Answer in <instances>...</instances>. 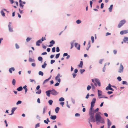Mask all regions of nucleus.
<instances>
[{"mask_svg": "<svg viewBox=\"0 0 128 128\" xmlns=\"http://www.w3.org/2000/svg\"><path fill=\"white\" fill-rule=\"evenodd\" d=\"M108 126L109 127L111 124V122L108 119H107Z\"/></svg>", "mask_w": 128, "mask_h": 128, "instance_id": "obj_23", "label": "nucleus"}, {"mask_svg": "<svg viewBox=\"0 0 128 128\" xmlns=\"http://www.w3.org/2000/svg\"><path fill=\"white\" fill-rule=\"evenodd\" d=\"M26 87L27 86L26 85H25L23 87V88L25 90V94H26V93L28 90V89Z\"/></svg>", "mask_w": 128, "mask_h": 128, "instance_id": "obj_29", "label": "nucleus"}, {"mask_svg": "<svg viewBox=\"0 0 128 128\" xmlns=\"http://www.w3.org/2000/svg\"><path fill=\"white\" fill-rule=\"evenodd\" d=\"M16 83V80L14 79H13L12 80V84L14 86H15V85Z\"/></svg>", "mask_w": 128, "mask_h": 128, "instance_id": "obj_33", "label": "nucleus"}, {"mask_svg": "<svg viewBox=\"0 0 128 128\" xmlns=\"http://www.w3.org/2000/svg\"><path fill=\"white\" fill-rule=\"evenodd\" d=\"M106 66V64H105L104 66L102 68V71L104 72H105V70L106 69V67H105Z\"/></svg>", "mask_w": 128, "mask_h": 128, "instance_id": "obj_53", "label": "nucleus"}, {"mask_svg": "<svg viewBox=\"0 0 128 128\" xmlns=\"http://www.w3.org/2000/svg\"><path fill=\"white\" fill-rule=\"evenodd\" d=\"M51 77L52 76H50L48 78L44 80V82H43L42 84L43 85L44 84H45V83L47 82L48 80H49L51 79Z\"/></svg>", "mask_w": 128, "mask_h": 128, "instance_id": "obj_11", "label": "nucleus"}, {"mask_svg": "<svg viewBox=\"0 0 128 128\" xmlns=\"http://www.w3.org/2000/svg\"><path fill=\"white\" fill-rule=\"evenodd\" d=\"M113 6V5L112 4L110 5V7L108 8L109 12H111L112 10V8Z\"/></svg>", "mask_w": 128, "mask_h": 128, "instance_id": "obj_25", "label": "nucleus"}, {"mask_svg": "<svg viewBox=\"0 0 128 128\" xmlns=\"http://www.w3.org/2000/svg\"><path fill=\"white\" fill-rule=\"evenodd\" d=\"M14 71L15 70V69L14 67H12L9 69V71L10 73H12V70Z\"/></svg>", "mask_w": 128, "mask_h": 128, "instance_id": "obj_21", "label": "nucleus"}, {"mask_svg": "<svg viewBox=\"0 0 128 128\" xmlns=\"http://www.w3.org/2000/svg\"><path fill=\"white\" fill-rule=\"evenodd\" d=\"M53 101L52 100H50L48 101V103L50 105H51L53 103Z\"/></svg>", "mask_w": 128, "mask_h": 128, "instance_id": "obj_40", "label": "nucleus"}, {"mask_svg": "<svg viewBox=\"0 0 128 128\" xmlns=\"http://www.w3.org/2000/svg\"><path fill=\"white\" fill-rule=\"evenodd\" d=\"M128 33V30H125L120 31V34L121 35H123L124 34H126Z\"/></svg>", "mask_w": 128, "mask_h": 128, "instance_id": "obj_7", "label": "nucleus"}, {"mask_svg": "<svg viewBox=\"0 0 128 128\" xmlns=\"http://www.w3.org/2000/svg\"><path fill=\"white\" fill-rule=\"evenodd\" d=\"M85 71V70L84 69H81L80 70V73L82 74L83 73V72H84Z\"/></svg>", "mask_w": 128, "mask_h": 128, "instance_id": "obj_54", "label": "nucleus"}, {"mask_svg": "<svg viewBox=\"0 0 128 128\" xmlns=\"http://www.w3.org/2000/svg\"><path fill=\"white\" fill-rule=\"evenodd\" d=\"M71 100L72 101V103L73 104H75V100H74V99H73L72 98H71Z\"/></svg>", "mask_w": 128, "mask_h": 128, "instance_id": "obj_61", "label": "nucleus"}, {"mask_svg": "<svg viewBox=\"0 0 128 128\" xmlns=\"http://www.w3.org/2000/svg\"><path fill=\"white\" fill-rule=\"evenodd\" d=\"M46 62H45L44 63V64L42 65V68H45L47 65V64L46 63Z\"/></svg>", "mask_w": 128, "mask_h": 128, "instance_id": "obj_30", "label": "nucleus"}, {"mask_svg": "<svg viewBox=\"0 0 128 128\" xmlns=\"http://www.w3.org/2000/svg\"><path fill=\"white\" fill-rule=\"evenodd\" d=\"M41 92V90H38L37 92H36V94H40Z\"/></svg>", "mask_w": 128, "mask_h": 128, "instance_id": "obj_47", "label": "nucleus"}, {"mask_svg": "<svg viewBox=\"0 0 128 128\" xmlns=\"http://www.w3.org/2000/svg\"><path fill=\"white\" fill-rule=\"evenodd\" d=\"M75 41H76L75 40H74L72 41V42H70V44H71V47H70V49H72L73 47L74 43V42H75Z\"/></svg>", "mask_w": 128, "mask_h": 128, "instance_id": "obj_24", "label": "nucleus"}, {"mask_svg": "<svg viewBox=\"0 0 128 128\" xmlns=\"http://www.w3.org/2000/svg\"><path fill=\"white\" fill-rule=\"evenodd\" d=\"M89 118H88V123H89L90 124V126L91 127V128H92V124L90 122H95L96 121V124H99L98 123V122H96V121H95L94 122H92V121H89Z\"/></svg>", "mask_w": 128, "mask_h": 128, "instance_id": "obj_19", "label": "nucleus"}, {"mask_svg": "<svg viewBox=\"0 0 128 128\" xmlns=\"http://www.w3.org/2000/svg\"><path fill=\"white\" fill-rule=\"evenodd\" d=\"M16 108L14 107L12 108L11 110L12 113L11 114H9V115H11L14 114V112L15 110L16 109Z\"/></svg>", "mask_w": 128, "mask_h": 128, "instance_id": "obj_13", "label": "nucleus"}, {"mask_svg": "<svg viewBox=\"0 0 128 128\" xmlns=\"http://www.w3.org/2000/svg\"><path fill=\"white\" fill-rule=\"evenodd\" d=\"M19 2L20 4V2L22 4H23V5L25 4L26 3L25 2H22L21 0H19Z\"/></svg>", "mask_w": 128, "mask_h": 128, "instance_id": "obj_37", "label": "nucleus"}, {"mask_svg": "<svg viewBox=\"0 0 128 128\" xmlns=\"http://www.w3.org/2000/svg\"><path fill=\"white\" fill-rule=\"evenodd\" d=\"M19 6L21 9H23L24 5L23 4H22L20 2V4H19Z\"/></svg>", "mask_w": 128, "mask_h": 128, "instance_id": "obj_34", "label": "nucleus"}, {"mask_svg": "<svg viewBox=\"0 0 128 128\" xmlns=\"http://www.w3.org/2000/svg\"><path fill=\"white\" fill-rule=\"evenodd\" d=\"M47 107L46 106H45L44 107L43 109V111L42 112V114H44L45 113V110H47Z\"/></svg>", "mask_w": 128, "mask_h": 128, "instance_id": "obj_27", "label": "nucleus"}, {"mask_svg": "<svg viewBox=\"0 0 128 128\" xmlns=\"http://www.w3.org/2000/svg\"><path fill=\"white\" fill-rule=\"evenodd\" d=\"M128 37H124V38L123 39V41L124 42H127V43H128Z\"/></svg>", "mask_w": 128, "mask_h": 128, "instance_id": "obj_18", "label": "nucleus"}, {"mask_svg": "<svg viewBox=\"0 0 128 128\" xmlns=\"http://www.w3.org/2000/svg\"><path fill=\"white\" fill-rule=\"evenodd\" d=\"M46 40V39L45 37L44 38L43 36H42V38L40 40V41L42 42L44 40Z\"/></svg>", "mask_w": 128, "mask_h": 128, "instance_id": "obj_41", "label": "nucleus"}, {"mask_svg": "<svg viewBox=\"0 0 128 128\" xmlns=\"http://www.w3.org/2000/svg\"><path fill=\"white\" fill-rule=\"evenodd\" d=\"M8 30L10 32H13V28L12 27V23L11 22H9L8 26Z\"/></svg>", "mask_w": 128, "mask_h": 128, "instance_id": "obj_5", "label": "nucleus"}, {"mask_svg": "<svg viewBox=\"0 0 128 128\" xmlns=\"http://www.w3.org/2000/svg\"><path fill=\"white\" fill-rule=\"evenodd\" d=\"M50 122L48 118H47L46 120H44V122L46 124H48V122Z\"/></svg>", "mask_w": 128, "mask_h": 128, "instance_id": "obj_20", "label": "nucleus"}, {"mask_svg": "<svg viewBox=\"0 0 128 128\" xmlns=\"http://www.w3.org/2000/svg\"><path fill=\"white\" fill-rule=\"evenodd\" d=\"M18 10L20 14H23V11L22 10H21L20 8L18 9Z\"/></svg>", "mask_w": 128, "mask_h": 128, "instance_id": "obj_62", "label": "nucleus"}, {"mask_svg": "<svg viewBox=\"0 0 128 128\" xmlns=\"http://www.w3.org/2000/svg\"><path fill=\"white\" fill-rule=\"evenodd\" d=\"M62 76H60V74L59 73L58 74L57 76L55 78V80H56L57 78H60V77Z\"/></svg>", "mask_w": 128, "mask_h": 128, "instance_id": "obj_31", "label": "nucleus"}, {"mask_svg": "<svg viewBox=\"0 0 128 128\" xmlns=\"http://www.w3.org/2000/svg\"><path fill=\"white\" fill-rule=\"evenodd\" d=\"M15 47L16 49H18L20 48L19 46L16 43L15 44Z\"/></svg>", "mask_w": 128, "mask_h": 128, "instance_id": "obj_46", "label": "nucleus"}, {"mask_svg": "<svg viewBox=\"0 0 128 128\" xmlns=\"http://www.w3.org/2000/svg\"><path fill=\"white\" fill-rule=\"evenodd\" d=\"M40 124L39 123H38L36 124L35 125V128H36L40 126Z\"/></svg>", "mask_w": 128, "mask_h": 128, "instance_id": "obj_51", "label": "nucleus"}, {"mask_svg": "<svg viewBox=\"0 0 128 128\" xmlns=\"http://www.w3.org/2000/svg\"><path fill=\"white\" fill-rule=\"evenodd\" d=\"M22 102L21 100H18L16 103V104L17 105H18L19 104H21Z\"/></svg>", "mask_w": 128, "mask_h": 128, "instance_id": "obj_50", "label": "nucleus"}, {"mask_svg": "<svg viewBox=\"0 0 128 128\" xmlns=\"http://www.w3.org/2000/svg\"><path fill=\"white\" fill-rule=\"evenodd\" d=\"M106 90H111L114 91V89L112 88L111 87H106Z\"/></svg>", "mask_w": 128, "mask_h": 128, "instance_id": "obj_17", "label": "nucleus"}, {"mask_svg": "<svg viewBox=\"0 0 128 128\" xmlns=\"http://www.w3.org/2000/svg\"><path fill=\"white\" fill-rule=\"evenodd\" d=\"M81 22V21L80 20H78L76 21V22L78 24H80Z\"/></svg>", "mask_w": 128, "mask_h": 128, "instance_id": "obj_38", "label": "nucleus"}, {"mask_svg": "<svg viewBox=\"0 0 128 128\" xmlns=\"http://www.w3.org/2000/svg\"><path fill=\"white\" fill-rule=\"evenodd\" d=\"M38 74L39 75L41 76H43L44 75L43 72L41 71H40L39 72Z\"/></svg>", "mask_w": 128, "mask_h": 128, "instance_id": "obj_35", "label": "nucleus"}, {"mask_svg": "<svg viewBox=\"0 0 128 128\" xmlns=\"http://www.w3.org/2000/svg\"><path fill=\"white\" fill-rule=\"evenodd\" d=\"M95 80L96 82L97 83L100 82V80H99V79H98V78L96 79Z\"/></svg>", "mask_w": 128, "mask_h": 128, "instance_id": "obj_57", "label": "nucleus"}, {"mask_svg": "<svg viewBox=\"0 0 128 128\" xmlns=\"http://www.w3.org/2000/svg\"><path fill=\"white\" fill-rule=\"evenodd\" d=\"M83 62L82 61H81L80 62V63L78 65V66L82 68L83 66Z\"/></svg>", "mask_w": 128, "mask_h": 128, "instance_id": "obj_32", "label": "nucleus"}, {"mask_svg": "<svg viewBox=\"0 0 128 128\" xmlns=\"http://www.w3.org/2000/svg\"><path fill=\"white\" fill-rule=\"evenodd\" d=\"M50 44L48 46L50 47L52 46L55 44V42L54 40H52L50 42Z\"/></svg>", "mask_w": 128, "mask_h": 128, "instance_id": "obj_8", "label": "nucleus"}, {"mask_svg": "<svg viewBox=\"0 0 128 128\" xmlns=\"http://www.w3.org/2000/svg\"><path fill=\"white\" fill-rule=\"evenodd\" d=\"M99 110V109L98 108H97L95 110H93V112H94V113H96V112H98Z\"/></svg>", "mask_w": 128, "mask_h": 128, "instance_id": "obj_44", "label": "nucleus"}, {"mask_svg": "<svg viewBox=\"0 0 128 128\" xmlns=\"http://www.w3.org/2000/svg\"><path fill=\"white\" fill-rule=\"evenodd\" d=\"M60 56V54L58 53L56 54V55L55 58L56 59L58 58Z\"/></svg>", "mask_w": 128, "mask_h": 128, "instance_id": "obj_45", "label": "nucleus"}, {"mask_svg": "<svg viewBox=\"0 0 128 128\" xmlns=\"http://www.w3.org/2000/svg\"><path fill=\"white\" fill-rule=\"evenodd\" d=\"M52 52H55L56 51V48L55 47H53L52 49Z\"/></svg>", "mask_w": 128, "mask_h": 128, "instance_id": "obj_55", "label": "nucleus"}, {"mask_svg": "<svg viewBox=\"0 0 128 128\" xmlns=\"http://www.w3.org/2000/svg\"><path fill=\"white\" fill-rule=\"evenodd\" d=\"M96 99L95 98H94L92 99V102H91V105L94 106V104L95 103Z\"/></svg>", "mask_w": 128, "mask_h": 128, "instance_id": "obj_9", "label": "nucleus"}, {"mask_svg": "<svg viewBox=\"0 0 128 128\" xmlns=\"http://www.w3.org/2000/svg\"><path fill=\"white\" fill-rule=\"evenodd\" d=\"M42 42L40 40H37L36 43V46H39L40 45V43H42Z\"/></svg>", "mask_w": 128, "mask_h": 128, "instance_id": "obj_15", "label": "nucleus"}, {"mask_svg": "<svg viewBox=\"0 0 128 128\" xmlns=\"http://www.w3.org/2000/svg\"><path fill=\"white\" fill-rule=\"evenodd\" d=\"M122 84H123L128 85V83L125 81H124L122 82Z\"/></svg>", "mask_w": 128, "mask_h": 128, "instance_id": "obj_43", "label": "nucleus"}, {"mask_svg": "<svg viewBox=\"0 0 128 128\" xmlns=\"http://www.w3.org/2000/svg\"><path fill=\"white\" fill-rule=\"evenodd\" d=\"M103 59H100L99 61V63L100 64H102V62L104 60Z\"/></svg>", "mask_w": 128, "mask_h": 128, "instance_id": "obj_56", "label": "nucleus"}, {"mask_svg": "<svg viewBox=\"0 0 128 128\" xmlns=\"http://www.w3.org/2000/svg\"><path fill=\"white\" fill-rule=\"evenodd\" d=\"M60 108L59 107H57L55 109V110L56 112L58 113L60 110Z\"/></svg>", "mask_w": 128, "mask_h": 128, "instance_id": "obj_26", "label": "nucleus"}, {"mask_svg": "<svg viewBox=\"0 0 128 128\" xmlns=\"http://www.w3.org/2000/svg\"><path fill=\"white\" fill-rule=\"evenodd\" d=\"M38 60L39 61H42L43 60V58L41 56H39L38 57Z\"/></svg>", "mask_w": 128, "mask_h": 128, "instance_id": "obj_42", "label": "nucleus"}, {"mask_svg": "<svg viewBox=\"0 0 128 128\" xmlns=\"http://www.w3.org/2000/svg\"><path fill=\"white\" fill-rule=\"evenodd\" d=\"M23 89V88L22 86H20L16 90L18 91H20L22 90Z\"/></svg>", "mask_w": 128, "mask_h": 128, "instance_id": "obj_22", "label": "nucleus"}, {"mask_svg": "<svg viewBox=\"0 0 128 128\" xmlns=\"http://www.w3.org/2000/svg\"><path fill=\"white\" fill-rule=\"evenodd\" d=\"M126 22V21L125 20H123L120 21L118 25V28H120Z\"/></svg>", "mask_w": 128, "mask_h": 128, "instance_id": "obj_2", "label": "nucleus"}, {"mask_svg": "<svg viewBox=\"0 0 128 128\" xmlns=\"http://www.w3.org/2000/svg\"><path fill=\"white\" fill-rule=\"evenodd\" d=\"M91 40L92 41V42L93 43L94 42V38L93 36H92L91 37Z\"/></svg>", "mask_w": 128, "mask_h": 128, "instance_id": "obj_48", "label": "nucleus"}, {"mask_svg": "<svg viewBox=\"0 0 128 128\" xmlns=\"http://www.w3.org/2000/svg\"><path fill=\"white\" fill-rule=\"evenodd\" d=\"M0 13L3 16H5V14L4 13L3 10H2L0 12Z\"/></svg>", "mask_w": 128, "mask_h": 128, "instance_id": "obj_36", "label": "nucleus"}, {"mask_svg": "<svg viewBox=\"0 0 128 128\" xmlns=\"http://www.w3.org/2000/svg\"><path fill=\"white\" fill-rule=\"evenodd\" d=\"M50 90L51 91V94L54 96H56L58 94V92L54 88H52V90Z\"/></svg>", "mask_w": 128, "mask_h": 128, "instance_id": "obj_4", "label": "nucleus"}, {"mask_svg": "<svg viewBox=\"0 0 128 128\" xmlns=\"http://www.w3.org/2000/svg\"><path fill=\"white\" fill-rule=\"evenodd\" d=\"M104 7V4L103 3H102L101 4L100 6V8H103Z\"/></svg>", "mask_w": 128, "mask_h": 128, "instance_id": "obj_60", "label": "nucleus"}, {"mask_svg": "<svg viewBox=\"0 0 128 128\" xmlns=\"http://www.w3.org/2000/svg\"><path fill=\"white\" fill-rule=\"evenodd\" d=\"M94 106L91 105L90 110L89 111V114L90 116V118H89V121L94 122L95 121L99 122L102 124L105 123L104 119L100 114V112H98L96 113L95 114V119L94 118V114L93 112L94 109L93 107Z\"/></svg>", "mask_w": 128, "mask_h": 128, "instance_id": "obj_1", "label": "nucleus"}, {"mask_svg": "<svg viewBox=\"0 0 128 128\" xmlns=\"http://www.w3.org/2000/svg\"><path fill=\"white\" fill-rule=\"evenodd\" d=\"M56 81H57L59 83L60 82L61 80L60 78H57L56 80Z\"/></svg>", "mask_w": 128, "mask_h": 128, "instance_id": "obj_63", "label": "nucleus"}, {"mask_svg": "<svg viewBox=\"0 0 128 128\" xmlns=\"http://www.w3.org/2000/svg\"><path fill=\"white\" fill-rule=\"evenodd\" d=\"M91 88V87L90 86V85H88L87 86V90H90V89Z\"/></svg>", "mask_w": 128, "mask_h": 128, "instance_id": "obj_52", "label": "nucleus"}, {"mask_svg": "<svg viewBox=\"0 0 128 128\" xmlns=\"http://www.w3.org/2000/svg\"><path fill=\"white\" fill-rule=\"evenodd\" d=\"M76 116H80V114L78 113H76L75 114Z\"/></svg>", "mask_w": 128, "mask_h": 128, "instance_id": "obj_64", "label": "nucleus"}, {"mask_svg": "<svg viewBox=\"0 0 128 128\" xmlns=\"http://www.w3.org/2000/svg\"><path fill=\"white\" fill-rule=\"evenodd\" d=\"M64 98H62V97H61V98H59V100L60 102H63V101H64Z\"/></svg>", "mask_w": 128, "mask_h": 128, "instance_id": "obj_39", "label": "nucleus"}, {"mask_svg": "<svg viewBox=\"0 0 128 128\" xmlns=\"http://www.w3.org/2000/svg\"><path fill=\"white\" fill-rule=\"evenodd\" d=\"M75 47L78 50H80V45L77 43L76 42L74 44Z\"/></svg>", "mask_w": 128, "mask_h": 128, "instance_id": "obj_6", "label": "nucleus"}, {"mask_svg": "<svg viewBox=\"0 0 128 128\" xmlns=\"http://www.w3.org/2000/svg\"><path fill=\"white\" fill-rule=\"evenodd\" d=\"M124 69V68L122 63H120L118 72L120 73H122L123 72Z\"/></svg>", "mask_w": 128, "mask_h": 128, "instance_id": "obj_3", "label": "nucleus"}, {"mask_svg": "<svg viewBox=\"0 0 128 128\" xmlns=\"http://www.w3.org/2000/svg\"><path fill=\"white\" fill-rule=\"evenodd\" d=\"M90 41H89L88 42V46L86 48V50H88L90 48Z\"/></svg>", "mask_w": 128, "mask_h": 128, "instance_id": "obj_16", "label": "nucleus"}, {"mask_svg": "<svg viewBox=\"0 0 128 128\" xmlns=\"http://www.w3.org/2000/svg\"><path fill=\"white\" fill-rule=\"evenodd\" d=\"M28 60L30 62H34L35 61L34 60V59H32L31 58H29Z\"/></svg>", "mask_w": 128, "mask_h": 128, "instance_id": "obj_28", "label": "nucleus"}, {"mask_svg": "<svg viewBox=\"0 0 128 128\" xmlns=\"http://www.w3.org/2000/svg\"><path fill=\"white\" fill-rule=\"evenodd\" d=\"M117 79H118V80L119 81H120L122 80L120 76H118L117 78Z\"/></svg>", "mask_w": 128, "mask_h": 128, "instance_id": "obj_49", "label": "nucleus"}, {"mask_svg": "<svg viewBox=\"0 0 128 128\" xmlns=\"http://www.w3.org/2000/svg\"><path fill=\"white\" fill-rule=\"evenodd\" d=\"M56 52H60V48H59L58 47H57L56 48Z\"/></svg>", "mask_w": 128, "mask_h": 128, "instance_id": "obj_58", "label": "nucleus"}, {"mask_svg": "<svg viewBox=\"0 0 128 128\" xmlns=\"http://www.w3.org/2000/svg\"><path fill=\"white\" fill-rule=\"evenodd\" d=\"M31 39V38L29 37H28L26 39V41L27 42H28Z\"/></svg>", "mask_w": 128, "mask_h": 128, "instance_id": "obj_59", "label": "nucleus"}, {"mask_svg": "<svg viewBox=\"0 0 128 128\" xmlns=\"http://www.w3.org/2000/svg\"><path fill=\"white\" fill-rule=\"evenodd\" d=\"M98 98H99V97H101L100 96H101L102 95V91L98 90Z\"/></svg>", "mask_w": 128, "mask_h": 128, "instance_id": "obj_10", "label": "nucleus"}, {"mask_svg": "<svg viewBox=\"0 0 128 128\" xmlns=\"http://www.w3.org/2000/svg\"><path fill=\"white\" fill-rule=\"evenodd\" d=\"M46 95L48 97L50 96V94H51V91L50 90H47L46 91Z\"/></svg>", "mask_w": 128, "mask_h": 128, "instance_id": "obj_12", "label": "nucleus"}, {"mask_svg": "<svg viewBox=\"0 0 128 128\" xmlns=\"http://www.w3.org/2000/svg\"><path fill=\"white\" fill-rule=\"evenodd\" d=\"M57 116L56 115H50V118L52 120H55L56 119Z\"/></svg>", "mask_w": 128, "mask_h": 128, "instance_id": "obj_14", "label": "nucleus"}]
</instances>
